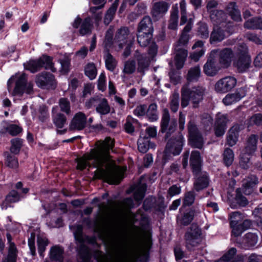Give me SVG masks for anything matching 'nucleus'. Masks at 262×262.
<instances>
[{"instance_id":"nucleus-1","label":"nucleus","mask_w":262,"mask_h":262,"mask_svg":"<svg viewBox=\"0 0 262 262\" xmlns=\"http://www.w3.org/2000/svg\"><path fill=\"white\" fill-rule=\"evenodd\" d=\"M115 141L107 137L104 140L96 143V147L77 160V168L83 170L89 165V161L93 160V166L96 167L94 177L103 179L111 184H118L123 179V173L119 167L108 163L110 151L114 146Z\"/></svg>"},{"instance_id":"nucleus-2","label":"nucleus","mask_w":262,"mask_h":262,"mask_svg":"<svg viewBox=\"0 0 262 262\" xmlns=\"http://www.w3.org/2000/svg\"><path fill=\"white\" fill-rule=\"evenodd\" d=\"M193 23L189 19L187 25L183 29L180 37L174 46L175 64L177 69H182L188 55L186 49L187 45L190 39L188 33L191 30Z\"/></svg>"},{"instance_id":"nucleus-3","label":"nucleus","mask_w":262,"mask_h":262,"mask_svg":"<svg viewBox=\"0 0 262 262\" xmlns=\"http://www.w3.org/2000/svg\"><path fill=\"white\" fill-rule=\"evenodd\" d=\"M205 89L201 86L189 88L185 85L181 89V106L184 108L190 101L193 108H198L199 104L203 101L205 93Z\"/></svg>"},{"instance_id":"nucleus-4","label":"nucleus","mask_w":262,"mask_h":262,"mask_svg":"<svg viewBox=\"0 0 262 262\" xmlns=\"http://www.w3.org/2000/svg\"><path fill=\"white\" fill-rule=\"evenodd\" d=\"M15 80V86L12 95L22 96L24 93L30 94L33 92V84L27 83V75L25 74H16L10 78L7 82L8 90L10 91V85Z\"/></svg>"},{"instance_id":"nucleus-5","label":"nucleus","mask_w":262,"mask_h":262,"mask_svg":"<svg viewBox=\"0 0 262 262\" xmlns=\"http://www.w3.org/2000/svg\"><path fill=\"white\" fill-rule=\"evenodd\" d=\"M186 247L190 251L193 250L203 240L201 228L196 224H192L185 234Z\"/></svg>"},{"instance_id":"nucleus-6","label":"nucleus","mask_w":262,"mask_h":262,"mask_svg":"<svg viewBox=\"0 0 262 262\" xmlns=\"http://www.w3.org/2000/svg\"><path fill=\"white\" fill-rule=\"evenodd\" d=\"M233 32V26L230 21H228V24H222L221 26H214L210 34V42L212 44L221 42L227 36L232 34Z\"/></svg>"},{"instance_id":"nucleus-7","label":"nucleus","mask_w":262,"mask_h":262,"mask_svg":"<svg viewBox=\"0 0 262 262\" xmlns=\"http://www.w3.org/2000/svg\"><path fill=\"white\" fill-rule=\"evenodd\" d=\"M26 69L32 73H35L44 67L46 70H50L53 72L56 71L53 66L52 58L47 55H43L37 60H30L25 64Z\"/></svg>"},{"instance_id":"nucleus-8","label":"nucleus","mask_w":262,"mask_h":262,"mask_svg":"<svg viewBox=\"0 0 262 262\" xmlns=\"http://www.w3.org/2000/svg\"><path fill=\"white\" fill-rule=\"evenodd\" d=\"M177 126V121L174 119L170 120L168 110H164L160 122V132L161 133H165L166 140L168 139L176 131Z\"/></svg>"},{"instance_id":"nucleus-9","label":"nucleus","mask_w":262,"mask_h":262,"mask_svg":"<svg viewBox=\"0 0 262 262\" xmlns=\"http://www.w3.org/2000/svg\"><path fill=\"white\" fill-rule=\"evenodd\" d=\"M184 141V138L180 133L176 137L171 138L167 143L164 150L165 155H179L182 150Z\"/></svg>"},{"instance_id":"nucleus-10","label":"nucleus","mask_w":262,"mask_h":262,"mask_svg":"<svg viewBox=\"0 0 262 262\" xmlns=\"http://www.w3.org/2000/svg\"><path fill=\"white\" fill-rule=\"evenodd\" d=\"M189 135V142L192 147L202 148L204 140L194 121L190 120L187 125Z\"/></svg>"},{"instance_id":"nucleus-11","label":"nucleus","mask_w":262,"mask_h":262,"mask_svg":"<svg viewBox=\"0 0 262 262\" xmlns=\"http://www.w3.org/2000/svg\"><path fill=\"white\" fill-rule=\"evenodd\" d=\"M216 55L219 56V62L221 67L225 68L230 66L234 57L233 51L228 48L214 50L211 52V57H215Z\"/></svg>"},{"instance_id":"nucleus-12","label":"nucleus","mask_w":262,"mask_h":262,"mask_svg":"<svg viewBox=\"0 0 262 262\" xmlns=\"http://www.w3.org/2000/svg\"><path fill=\"white\" fill-rule=\"evenodd\" d=\"M35 82L37 85L41 89H55L56 87L54 75L46 72L38 74Z\"/></svg>"},{"instance_id":"nucleus-13","label":"nucleus","mask_w":262,"mask_h":262,"mask_svg":"<svg viewBox=\"0 0 262 262\" xmlns=\"http://www.w3.org/2000/svg\"><path fill=\"white\" fill-rule=\"evenodd\" d=\"M236 82V79L234 77H225L216 82L214 85L215 91L219 93H227L235 86Z\"/></svg>"},{"instance_id":"nucleus-14","label":"nucleus","mask_w":262,"mask_h":262,"mask_svg":"<svg viewBox=\"0 0 262 262\" xmlns=\"http://www.w3.org/2000/svg\"><path fill=\"white\" fill-rule=\"evenodd\" d=\"M72 26L76 29L80 26L79 34L83 36L91 32L93 24L90 17H86L82 20L79 17L77 16L74 20Z\"/></svg>"},{"instance_id":"nucleus-15","label":"nucleus","mask_w":262,"mask_h":262,"mask_svg":"<svg viewBox=\"0 0 262 262\" xmlns=\"http://www.w3.org/2000/svg\"><path fill=\"white\" fill-rule=\"evenodd\" d=\"M195 175L193 183L194 189L197 192L207 188L209 184L208 174L206 172H193Z\"/></svg>"},{"instance_id":"nucleus-16","label":"nucleus","mask_w":262,"mask_h":262,"mask_svg":"<svg viewBox=\"0 0 262 262\" xmlns=\"http://www.w3.org/2000/svg\"><path fill=\"white\" fill-rule=\"evenodd\" d=\"M229 121L227 114L218 113L215 122V134L217 137L222 136L225 133L227 123Z\"/></svg>"},{"instance_id":"nucleus-17","label":"nucleus","mask_w":262,"mask_h":262,"mask_svg":"<svg viewBox=\"0 0 262 262\" xmlns=\"http://www.w3.org/2000/svg\"><path fill=\"white\" fill-rule=\"evenodd\" d=\"M103 262H135V258L122 246H120L115 250L111 261Z\"/></svg>"},{"instance_id":"nucleus-18","label":"nucleus","mask_w":262,"mask_h":262,"mask_svg":"<svg viewBox=\"0 0 262 262\" xmlns=\"http://www.w3.org/2000/svg\"><path fill=\"white\" fill-rule=\"evenodd\" d=\"M86 124V117L82 112L77 113L72 119L70 125L71 130H81L84 129Z\"/></svg>"},{"instance_id":"nucleus-19","label":"nucleus","mask_w":262,"mask_h":262,"mask_svg":"<svg viewBox=\"0 0 262 262\" xmlns=\"http://www.w3.org/2000/svg\"><path fill=\"white\" fill-rule=\"evenodd\" d=\"M246 96V91L243 88H239L234 93L228 94L223 99V102L226 105L233 104L239 101Z\"/></svg>"},{"instance_id":"nucleus-20","label":"nucleus","mask_w":262,"mask_h":262,"mask_svg":"<svg viewBox=\"0 0 262 262\" xmlns=\"http://www.w3.org/2000/svg\"><path fill=\"white\" fill-rule=\"evenodd\" d=\"M169 6L164 2L156 3L152 8L151 14L152 17L156 20L162 17L168 10Z\"/></svg>"},{"instance_id":"nucleus-21","label":"nucleus","mask_w":262,"mask_h":262,"mask_svg":"<svg viewBox=\"0 0 262 262\" xmlns=\"http://www.w3.org/2000/svg\"><path fill=\"white\" fill-rule=\"evenodd\" d=\"M259 183L258 178L255 175L248 176L243 183L244 193L246 195H249L253 192V188Z\"/></svg>"},{"instance_id":"nucleus-22","label":"nucleus","mask_w":262,"mask_h":262,"mask_svg":"<svg viewBox=\"0 0 262 262\" xmlns=\"http://www.w3.org/2000/svg\"><path fill=\"white\" fill-rule=\"evenodd\" d=\"M210 17L214 26H221L222 24H228V22L226 21V14L222 10L210 11Z\"/></svg>"},{"instance_id":"nucleus-23","label":"nucleus","mask_w":262,"mask_h":262,"mask_svg":"<svg viewBox=\"0 0 262 262\" xmlns=\"http://www.w3.org/2000/svg\"><path fill=\"white\" fill-rule=\"evenodd\" d=\"M58 106H54L52 110V116L54 124L59 128H62L66 123L67 118L63 114L58 112Z\"/></svg>"},{"instance_id":"nucleus-24","label":"nucleus","mask_w":262,"mask_h":262,"mask_svg":"<svg viewBox=\"0 0 262 262\" xmlns=\"http://www.w3.org/2000/svg\"><path fill=\"white\" fill-rule=\"evenodd\" d=\"M135 58L138 61V71L144 73L148 69L149 61L145 54H140L137 51L134 55Z\"/></svg>"},{"instance_id":"nucleus-25","label":"nucleus","mask_w":262,"mask_h":262,"mask_svg":"<svg viewBox=\"0 0 262 262\" xmlns=\"http://www.w3.org/2000/svg\"><path fill=\"white\" fill-rule=\"evenodd\" d=\"M214 57H211L210 54L209 59L204 66L205 73L209 76H214L220 69V68L216 65V62Z\"/></svg>"},{"instance_id":"nucleus-26","label":"nucleus","mask_w":262,"mask_h":262,"mask_svg":"<svg viewBox=\"0 0 262 262\" xmlns=\"http://www.w3.org/2000/svg\"><path fill=\"white\" fill-rule=\"evenodd\" d=\"M129 35V30L127 27H123L116 32L114 42L119 43L120 48H122L123 44L125 43Z\"/></svg>"},{"instance_id":"nucleus-27","label":"nucleus","mask_w":262,"mask_h":262,"mask_svg":"<svg viewBox=\"0 0 262 262\" xmlns=\"http://www.w3.org/2000/svg\"><path fill=\"white\" fill-rule=\"evenodd\" d=\"M154 29L152 23L151 18L149 16H144L138 26V32H149L152 33Z\"/></svg>"},{"instance_id":"nucleus-28","label":"nucleus","mask_w":262,"mask_h":262,"mask_svg":"<svg viewBox=\"0 0 262 262\" xmlns=\"http://www.w3.org/2000/svg\"><path fill=\"white\" fill-rule=\"evenodd\" d=\"M63 249L58 246H53L50 251V259L53 261L63 262Z\"/></svg>"},{"instance_id":"nucleus-29","label":"nucleus","mask_w":262,"mask_h":262,"mask_svg":"<svg viewBox=\"0 0 262 262\" xmlns=\"http://www.w3.org/2000/svg\"><path fill=\"white\" fill-rule=\"evenodd\" d=\"M156 145L151 142L148 137H140L138 140V148L140 152H146L150 148H155Z\"/></svg>"},{"instance_id":"nucleus-30","label":"nucleus","mask_w":262,"mask_h":262,"mask_svg":"<svg viewBox=\"0 0 262 262\" xmlns=\"http://www.w3.org/2000/svg\"><path fill=\"white\" fill-rule=\"evenodd\" d=\"M258 137L255 135H251L247 140L246 145L243 150L247 153L253 154L257 149Z\"/></svg>"},{"instance_id":"nucleus-31","label":"nucleus","mask_w":262,"mask_h":262,"mask_svg":"<svg viewBox=\"0 0 262 262\" xmlns=\"http://www.w3.org/2000/svg\"><path fill=\"white\" fill-rule=\"evenodd\" d=\"M201 161L200 152L196 150L192 151L190 155V163L192 167L193 172L200 171Z\"/></svg>"},{"instance_id":"nucleus-32","label":"nucleus","mask_w":262,"mask_h":262,"mask_svg":"<svg viewBox=\"0 0 262 262\" xmlns=\"http://www.w3.org/2000/svg\"><path fill=\"white\" fill-rule=\"evenodd\" d=\"M244 28L247 29L262 30V18L254 17L246 21L244 25Z\"/></svg>"},{"instance_id":"nucleus-33","label":"nucleus","mask_w":262,"mask_h":262,"mask_svg":"<svg viewBox=\"0 0 262 262\" xmlns=\"http://www.w3.org/2000/svg\"><path fill=\"white\" fill-rule=\"evenodd\" d=\"M226 10L232 19L236 21L242 20L241 12L237 9L235 2L230 3L226 8Z\"/></svg>"},{"instance_id":"nucleus-34","label":"nucleus","mask_w":262,"mask_h":262,"mask_svg":"<svg viewBox=\"0 0 262 262\" xmlns=\"http://www.w3.org/2000/svg\"><path fill=\"white\" fill-rule=\"evenodd\" d=\"M239 128L237 126H233L228 132V136L227 137V144L230 146H233L234 145L238 138Z\"/></svg>"},{"instance_id":"nucleus-35","label":"nucleus","mask_w":262,"mask_h":262,"mask_svg":"<svg viewBox=\"0 0 262 262\" xmlns=\"http://www.w3.org/2000/svg\"><path fill=\"white\" fill-rule=\"evenodd\" d=\"M250 64L249 57H239L238 60L234 63L239 72H245L249 68Z\"/></svg>"},{"instance_id":"nucleus-36","label":"nucleus","mask_w":262,"mask_h":262,"mask_svg":"<svg viewBox=\"0 0 262 262\" xmlns=\"http://www.w3.org/2000/svg\"><path fill=\"white\" fill-rule=\"evenodd\" d=\"M137 41L141 47H145L149 43L152 37V33L149 32H138Z\"/></svg>"},{"instance_id":"nucleus-37","label":"nucleus","mask_w":262,"mask_h":262,"mask_svg":"<svg viewBox=\"0 0 262 262\" xmlns=\"http://www.w3.org/2000/svg\"><path fill=\"white\" fill-rule=\"evenodd\" d=\"M146 117L150 122H155L158 120L159 117L157 112V105L155 103L150 104L146 112Z\"/></svg>"},{"instance_id":"nucleus-38","label":"nucleus","mask_w":262,"mask_h":262,"mask_svg":"<svg viewBox=\"0 0 262 262\" xmlns=\"http://www.w3.org/2000/svg\"><path fill=\"white\" fill-rule=\"evenodd\" d=\"M179 10L177 7L172 8L170 17L169 20L168 28L171 30H177L178 26Z\"/></svg>"},{"instance_id":"nucleus-39","label":"nucleus","mask_w":262,"mask_h":262,"mask_svg":"<svg viewBox=\"0 0 262 262\" xmlns=\"http://www.w3.org/2000/svg\"><path fill=\"white\" fill-rule=\"evenodd\" d=\"M96 112L101 115H104L110 112V106L105 98H100L96 107Z\"/></svg>"},{"instance_id":"nucleus-40","label":"nucleus","mask_w":262,"mask_h":262,"mask_svg":"<svg viewBox=\"0 0 262 262\" xmlns=\"http://www.w3.org/2000/svg\"><path fill=\"white\" fill-rule=\"evenodd\" d=\"M104 59L106 68L108 70L113 72L117 65L116 59L108 52H107L104 56Z\"/></svg>"},{"instance_id":"nucleus-41","label":"nucleus","mask_w":262,"mask_h":262,"mask_svg":"<svg viewBox=\"0 0 262 262\" xmlns=\"http://www.w3.org/2000/svg\"><path fill=\"white\" fill-rule=\"evenodd\" d=\"M118 5V0H115L114 3L107 10L104 19V23L105 25H108L114 18Z\"/></svg>"},{"instance_id":"nucleus-42","label":"nucleus","mask_w":262,"mask_h":262,"mask_svg":"<svg viewBox=\"0 0 262 262\" xmlns=\"http://www.w3.org/2000/svg\"><path fill=\"white\" fill-rule=\"evenodd\" d=\"M22 130L23 129L21 127L17 125L12 124L8 125L6 127L1 129L0 133L2 134L8 132L11 136H15L21 133Z\"/></svg>"},{"instance_id":"nucleus-43","label":"nucleus","mask_w":262,"mask_h":262,"mask_svg":"<svg viewBox=\"0 0 262 262\" xmlns=\"http://www.w3.org/2000/svg\"><path fill=\"white\" fill-rule=\"evenodd\" d=\"M6 157L5 164L9 168L15 169L18 167V162L17 158L10 154L9 152H5Z\"/></svg>"},{"instance_id":"nucleus-44","label":"nucleus","mask_w":262,"mask_h":262,"mask_svg":"<svg viewBox=\"0 0 262 262\" xmlns=\"http://www.w3.org/2000/svg\"><path fill=\"white\" fill-rule=\"evenodd\" d=\"M136 70V63L133 59H129L125 61L124 63L122 72L125 74H132L134 73Z\"/></svg>"},{"instance_id":"nucleus-45","label":"nucleus","mask_w":262,"mask_h":262,"mask_svg":"<svg viewBox=\"0 0 262 262\" xmlns=\"http://www.w3.org/2000/svg\"><path fill=\"white\" fill-rule=\"evenodd\" d=\"M201 123L206 130H210L213 125V118L208 113H203L201 116Z\"/></svg>"},{"instance_id":"nucleus-46","label":"nucleus","mask_w":262,"mask_h":262,"mask_svg":"<svg viewBox=\"0 0 262 262\" xmlns=\"http://www.w3.org/2000/svg\"><path fill=\"white\" fill-rule=\"evenodd\" d=\"M84 73L90 80L94 79L97 74V70L95 65L93 63H89L84 68Z\"/></svg>"},{"instance_id":"nucleus-47","label":"nucleus","mask_w":262,"mask_h":262,"mask_svg":"<svg viewBox=\"0 0 262 262\" xmlns=\"http://www.w3.org/2000/svg\"><path fill=\"white\" fill-rule=\"evenodd\" d=\"M194 215V211L190 210L185 212L180 219V223L184 225H189L193 220Z\"/></svg>"},{"instance_id":"nucleus-48","label":"nucleus","mask_w":262,"mask_h":262,"mask_svg":"<svg viewBox=\"0 0 262 262\" xmlns=\"http://www.w3.org/2000/svg\"><path fill=\"white\" fill-rule=\"evenodd\" d=\"M23 141L19 138H15L11 140L10 151L12 154H18L23 146Z\"/></svg>"},{"instance_id":"nucleus-49","label":"nucleus","mask_w":262,"mask_h":262,"mask_svg":"<svg viewBox=\"0 0 262 262\" xmlns=\"http://www.w3.org/2000/svg\"><path fill=\"white\" fill-rule=\"evenodd\" d=\"M201 70L198 66L191 68L187 74V80L189 81L198 80L200 76Z\"/></svg>"},{"instance_id":"nucleus-50","label":"nucleus","mask_w":262,"mask_h":262,"mask_svg":"<svg viewBox=\"0 0 262 262\" xmlns=\"http://www.w3.org/2000/svg\"><path fill=\"white\" fill-rule=\"evenodd\" d=\"M17 249L15 245L12 244L6 257L3 259L2 262H16Z\"/></svg>"},{"instance_id":"nucleus-51","label":"nucleus","mask_w":262,"mask_h":262,"mask_svg":"<svg viewBox=\"0 0 262 262\" xmlns=\"http://www.w3.org/2000/svg\"><path fill=\"white\" fill-rule=\"evenodd\" d=\"M223 160L227 166L232 164L234 160V153L231 149L227 148L225 149L223 153Z\"/></svg>"},{"instance_id":"nucleus-52","label":"nucleus","mask_w":262,"mask_h":262,"mask_svg":"<svg viewBox=\"0 0 262 262\" xmlns=\"http://www.w3.org/2000/svg\"><path fill=\"white\" fill-rule=\"evenodd\" d=\"M113 34L114 29L111 26L105 33L104 44L106 48H110L112 46L113 42H114V39L113 38Z\"/></svg>"},{"instance_id":"nucleus-53","label":"nucleus","mask_w":262,"mask_h":262,"mask_svg":"<svg viewBox=\"0 0 262 262\" xmlns=\"http://www.w3.org/2000/svg\"><path fill=\"white\" fill-rule=\"evenodd\" d=\"M195 194L193 191H189L185 193L183 201V206H190L192 205L195 200Z\"/></svg>"},{"instance_id":"nucleus-54","label":"nucleus","mask_w":262,"mask_h":262,"mask_svg":"<svg viewBox=\"0 0 262 262\" xmlns=\"http://www.w3.org/2000/svg\"><path fill=\"white\" fill-rule=\"evenodd\" d=\"M246 152L244 150L242 151L240 155L239 164L241 167L243 169H247L250 165V155Z\"/></svg>"},{"instance_id":"nucleus-55","label":"nucleus","mask_w":262,"mask_h":262,"mask_svg":"<svg viewBox=\"0 0 262 262\" xmlns=\"http://www.w3.org/2000/svg\"><path fill=\"white\" fill-rule=\"evenodd\" d=\"M38 251L40 256L43 257V253L48 245V241L46 238L38 237L37 239Z\"/></svg>"},{"instance_id":"nucleus-56","label":"nucleus","mask_w":262,"mask_h":262,"mask_svg":"<svg viewBox=\"0 0 262 262\" xmlns=\"http://www.w3.org/2000/svg\"><path fill=\"white\" fill-rule=\"evenodd\" d=\"M257 236L252 233H248L245 235V243L248 247L254 246L257 243Z\"/></svg>"},{"instance_id":"nucleus-57","label":"nucleus","mask_w":262,"mask_h":262,"mask_svg":"<svg viewBox=\"0 0 262 262\" xmlns=\"http://www.w3.org/2000/svg\"><path fill=\"white\" fill-rule=\"evenodd\" d=\"M59 106L61 111L69 115L71 113V105L69 100L66 98H61L59 100Z\"/></svg>"},{"instance_id":"nucleus-58","label":"nucleus","mask_w":262,"mask_h":262,"mask_svg":"<svg viewBox=\"0 0 262 262\" xmlns=\"http://www.w3.org/2000/svg\"><path fill=\"white\" fill-rule=\"evenodd\" d=\"M146 188V185L143 184L136 189L134 194V199L136 201H140L144 198Z\"/></svg>"},{"instance_id":"nucleus-59","label":"nucleus","mask_w":262,"mask_h":262,"mask_svg":"<svg viewBox=\"0 0 262 262\" xmlns=\"http://www.w3.org/2000/svg\"><path fill=\"white\" fill-rule=\"evenodd\" d=\"M179 107V94L174 93L170 99V108L172 112L176 113L178 111Z\"/></svg>"},{"instance_id":"nucleus-60","label":"nucleus","mask_w":262,"mask_h":262,"mask_svg":"<svg viewBox=\"0 0 262 262\" xmlns=\"http://www.w3.org/2000/svg\"><path fill=\"white\" fill-rule=\"evenodd\" d=\"M180 7L181 11L180 25H183L186 23L187 20L186 12V3L185 0H181L180 2Z\"/></svg>"},{"instance_id":"nucleus-61","label":"nucleus","mask_w":262,"mask_h":262,"mask_svg":"<svg viewBox=\"0 0 262 262\" xmlns=\"http://www.w3.org/2000/svg\"><path fill=\"white\" fill-rule=\"evenodd\" d=\"M242 214L238 211H234L230 214V226H234L237 224L242 220Z\"/></svg>"},{"instance_id":"nucleus-62","label":"nucleus","mask_w":262,"mask_h":262,"mask_svg":"<svg viewBox=\"0 0 262 262\" xmlns=\"http://www.w3.org/2000/svg\"><path fill=\"white\" fill-rule=\"evenodd\" d=\"M198 34L202 38H207L209 36L208 26L206 24H200L198 30Z\"/></svg>"},{"instance_id":"nucleus-63","label":"nucleus","mask_w":262,"mask_h":262,"mask_svg":"<svg viewBox=\"0 0 262 262\" xmlns=\"http://www.w3.org/2000/svg\"><path fill=\"white\" fill-rule=\"evenodd\" d=\"M20 199L18 193L15 190H12L7 195L6 198V202L7 203H15L18 202Z\"/></svg>"},{"instance_id":"nucleus-64","label":"nucleus","mask_w":262,"mask_h":262,"mask_svg":"<svg viewBox=\"0 0 262 262\" xmlns=\"http://www.w3.org/2000/svg\"><path fill=\"white\" fill-rule=\"evenodd\" d=\"M135 120L131 117H127L126 122L124 124V129L125 132L128 134H132L135 131V127L133 123L135 122Z\"/></svg>"}]
</instances>
